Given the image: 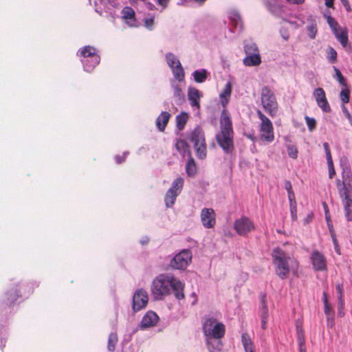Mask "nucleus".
<instances>
[{
    "label": "nucleus",
    "instance_id": "obj_56",
    "mask_svg": "<svg viewBox=\"0 0 352 352\" xmlns=\"http://www.w3.org/2000/svg\"><path fill=\"white\" fill-rule=\"evenodd\" d=\"M168 1L169 0H157V3L163 8H166L167 6Z\"/></svg>",
    "mask_w": 352,
    "mask_h": 352
},
{
    "label": "nucleus",
    "instance_id": "obj_46",
    "mask_svg": "<svg viewBox=\"0 0 352 352\" xmlns=\"http://www.w3.org/2000/svg\"><path fill=\"white\" fill-rule=\"evenodd\" d=\"M327 58L331 63H334L336 60L337 52L333 48L330 47L329 49Z\"/></svg>",
    "mask_w": 352,
    "mask_h": 352
},
{
    "label": "nucleus",
    "instance_id": "obj_29",
    "mask_svg": "<svg viewBox=\"0 0 352 352\" xmlns=\"http://www.w3.org/2000/svg\"><path fill=\"white\" fill-rule=\"evenodd\" d=\"M188 157L189 159L186 165V172L188 176H193L197 173V166L192 155Z\"/></svg>",
    "mask_w": 352,
    "mask_h": 352
},
{
    "label": "nucleus",
    "instance_id": "obj_18",
    "mask_svg": "<svg viewBox=\"0 0 352 352\" xmlns=\"http://www.w3.org/2000/svg\"><path fill=\"white\" fill-rule=\"evenodd\" d=\"M208 350L210 352H221L223 349L222 338H204Z\"/></svg>",
    "mask_w": 352,
    "mask_h": 352
},
{
    "label": "nucleus",
    "instance_id": "obj_33",
    "mask_svg": "<svg viewBox=\"0 0 352 352\" xmlns=\"http://www.w3.org/2000/svg\"><path fill=\"white\" fill-rule=\"evenodd\" d=\"M166 60L170 68H173L177 65H182L179 59L172 53H167L166 54Z\"/></svg>",
    "mask_w": 352,
    "mask_h": 352
},
{
    "label": "nucleus",
    "instance_id": "obj_2",
    "mask_svg": "<svg viewBox=\"0 0 352 352\" xmlns=\"http://www.w3.org/2000/svg\"><path fill=\"white\" fill-rule=\"evenodd\" d=\"M216 140L219 146L227 154L234 150V131L232 122L228 112L223 109L220 116V131L216 134Z\"/></svg>",
    "mask_w": 352,
    "mask_h": 352
},
{
    "label": "nucleus",
    "instance_id": "obj_15",
    "mask_svg": "<svg viewBox=\"0 0 352 352\" xmlns=\"http://www.w3.org/2000/svg\"><path fill=\"white\" fill-rule=\"evenodd\" d=\"M311 260L314 269L316 271L327 270V261L324 255L320 252L315 250L312 252Z\"/></svg>",
    "mask_w": 352,
    "mask_h": 352
},
{
    "label": "nucleus",
    "instance_id": "obj_5",
    "mask_svg": "<svg viewBox=\"0 0 352 352\" xmlns=\"http://www.w3.org/2000/svg\"><path fill=\"white\" fill-rule=\"evenodd\" d=\"M190 140L193 143L196 155L199 159L204 160L207 155V146L203 130L195 128L191 133Z\"/></svg>",
    "mask_w": 352,
    "mask_h": 352
},
{
    "label": "nucleus",
    "instance_id": "obj_7",
    "mask_svg": "<svg viewBox=\"0 0 352 352\" xmlns=\"http://www.w3.org/2000/svg\"><path fill=\"white\" fill-rule=\"evenodd\" d=\"M261 104L265 111L274 117L278 110V103L274 93L267 87L261 91Z\"/></svg>",
    "mask_w": 352,
    "mask_h": 352
},
{
    "label": "nucleus",
    "instance_id": "obj_34",
    "mask_svg": "<svg viewBox=\"0 0 352 352\" xmlns=\"http://www.w3.org/2000/svg\"><path fill=\"white\" fill-rule=\"evenodd\" d=\"M118 336L115 333H111L109 336L108 339V350L110 351H113L115 350L116 345L118 342Z\"/></svg>",
    "mask_w": 352,
    "mask_h": 352
},
{
    "label": "nucleus",
    "instance_id": "obj_54",
    "mask_svg": "<svg viewBox=\"0 0 352 352\" xmlns=\"http://www.w3.org/2000/svg\"><path fill=\"white\" fill-rule=\"evenodd\" d=\"M285 188L288 192L292 191V185L289 181H285Z\"/></svg>",
    "mask_w": 352,
    "mask_h": 352
},
{
    "label": "nucleus",
    "instance_id": "obj_37",
    "mask_svg": "<svg viewBox=\"0 0 352 352\" xmlns=\"http://www.w3.org/2000/svg\"><path fill=\"white\" fill-rule=\"evenodd\" d=\"M342 204L346 219L348 221H352V203H344Z\"/></svg>",
    "mask_w": 352,
    "mask_h": 352
},
{
    "label": "nucleus",
    "instance_id": "obj_17",
    "mask_svg": "<svg viewBox=\"0 0 352 352\" xmlns=\"http://www.w3.org/2000/svg\"><path fill=\"white\" fill-rule=\"evenodd\" d=\"M317 104L324 112H329L331 107L327 102L325 93L322 88H317L314 91Z\"/></svg>",
    "mask_w": 352,
    "mask_h": 352
},
{
    "label": "nucleus",
    "instance_id": "obj_23",
    "mask_svg": "<svg viewBox=\"0 0 352 352\" xmlns=\"http://www.w3.org/2000/svg\"><path fill=\"white\" fill-rule=\"evenodd\" d=\"M232 92V85L230 82H228L224 87L223 90L219 94L220 102L223 107H226L229 101Z\"/></svg>",
    "mask_w": 352,
    "mask_h": 352
},
{
    "label": "nucleus",
    "instance_id": "obj_19",
    "mask_svg": "<svg viewBox=\"0 0 352 352\" xmlns=\"http://www.w3.org/2000/svg\"><path fill=\"white\" fill-rule=\"evenodd\" d=\"M200 92L195 87H189L188 89V98L190 101V105L192 107H195L197 109L200 108L199 100H200Z\"/></svg>",
    "mask_w": 352,
    "mask_h": 352
},
{
    "label": "nucleus",
    "instance_id": "obj_9",
    "mask_svg": "<svg viewBox=\"0 0 352 352\" xmlns=\"http://www.w3.org/2000/svg\"><path fill=\"white\" fill-rule=\"evenodd\" d=\"M256 113L261 120L259 126L261 139L267 142H273L274 140V134L272 122L260 110H258Z\"/></svg>",
    "mask_w": 352,
    "mask_h": 352
},
{
    "label": "nucleus",
    "instance_id": "obj_59",
    "mask_svg": "<svg viewBox=\"0 0 352 352\" xmlns=\"http://www.w3.org/2000/svg\"><path fill=\"white\" fill-rule=\"evenodd\" d=\"M288 2L294 4H302L305 2V0H287Z\"/></svg>",
    "mask_w": 352,
    "mask_h": 352
},
{
    "label": "nucleus",
    "instance_id": "obj_14",
    "mask_svg": "<svg viewBox=\"0 0 352 352\" xmlns=\"http://www.w3.org/2000/svg\"><path fill=\"white\" fill-rule=\"evenodd\" d=\"M202 226L206 228H212L216 224V214L212 208H204L200 213Z\"/></svg>",
    "mask_w": 352,
    "mask_h": 352
},
{
    "label": "nucleus",
    "instance_id": "obj_49",
    "mask_svg": "<svg viewBox=\"0 0 352 352\" xmlns=\"http://www.w3.org/2000/svg\"><path fill=\"white\" fill-rule=\"evenodd\" d=\"M344 301H342V303L338 302V315L340 317H343L344 316Z\"/></svg>",
    "mask_w": 352,
    "mask_h": 352
},
{
    "label": "nucleus",
    "instance_id": "obj_32",
    "mask_svg": "<svg viewBox=\"0 0 352 352\" xmlns=\"http://www.w3.org/2000/svg\"><path fill=\"white\" fill-rule=\"evenodd\" d=\"M244 50L246 54H259L256 45L251 41L245 43Z\"/></svg>",
    "mask_w": 352,
    "mask_h": 352
},
{
    "label": "nucleus",
    "instance_id": "obj_3",
    "mask_svg": "<svg viewBox=\"0 0 352 352\" xmlns=\"http://www.w3.org/2000/svg\"><path fill=\"white\" fill-rule=\"evenodd\" d=\"M276 274L281 279L288 277L290 271L295 273L298 263L279 248H274L272 254Z\"/></svg>",
    "mask_w": 352,
    "mask_h": 352
},
{
    "label": "nucleus",
    "instance_id": "obj_40",
    "mask_svg": "<svg viewBox=\"0 0 352 352\" xmlns=\"http://www.w3.org/2000/svg\"><path fill=\"white\" fill-rule=\"evenodd\" d=\"M307 31H308V35L310 38L314 39L315 38L318 30L316 23L314 22H312L309 25L307 26Z\"/></svg>",
    "mask_w": 352,
    "mask_h": 352
},
{
    "label": "nucleus",
    "instance_id": "obj_26",
    "mask_svg": "<svg viewBox=\"0 0 352 352\" xmlns=\"http://www.w3.org/2000/svg\"><path fill=\"white\" fill-rule=\"evenodd\" d=\"M333 34L338 41L341 43L343 47H345L348 43L347 32L344 30H337L333 32Z\"/></svg>",
    "mask_w": 352,
    "mask_h": 352
},
{
    "label": "nucleus",
    "instance_id": "obj_12",
    "mask_svg": "<svg viewBox=\"0 0 352 352\" xmlns=\"http://www.w3.org/2000/svg\"><path fill=\"white\" fill-rule=\"evenodd\" d=\"M233 228L240 236H245L249 232L255 230L254 223L247 217L243 216L234 222Z\"/></svg>",
    "mask_w": 352,
    "mask_h": 352
},
{
    "label": "nucleus",
    "instance_id": "obj_55",
    "mask_svg": "<svg viewBox=\"0 0 352 352\" xmlns=\"http://www.w3.org/2000/svg\"><path fill=\"white\" fill-rule=\"evenodd\" d=\"M126 154H127L126 153H124V156H123V157H121V156H120V155H117V156L116 157V162H117L118 164H120V163H122V162H124V160H125V157H126Z\"/></svg>",
    "mask_w": 352,
    "mask_h": 352
},
{
    "label": "nucleus",
    "instance_id": "obj_6",
    "mask_svg": "<svg viewBox=\"0 0 352 352\" xmlns=\"http://www.w3.org/2000/svg\"><path fill=\"white\" fill-rule=\"evenodd\" d=\"M342 187L339 188L340 196L342 198V204L352 203V177L351 170L348 167L343 168Z\"/></svg>",
    "mask_w": 352,
    "mask_h": 352
},
{
    "label": "nucleus",
    "instance_id": "obj_47",
    "mask_svg": "<svg viewBox=\"0 0 352 352\" xmlns=\"http://www.w3.org/2000/svg\"><path fill=\"white\" fill-rule=\"evenodd\" d=\"M145 27L151 30L154 25V17L146 18L144 20Z\"/></svg>",
    "mask_w": 352,
    "mask_h": 352
},
{
    "label": "nucleus",
    "instance_id": "obj_42",
    "mask_svg": "<svg viewBox=\"0 0 352 352\" xmlns=\"http://www.w3.org/2000/svg\"><path fill=\"white\" fill-rule=\"evenodd\" d=\"M336 290L338 296V301L341 304L342 301H344V289L342 284L337 283Z\"/></svg>",
    "mask_w": 352,
    "mask_h": 352
},
{
    "label": "nucleus",
    "instance_id": "obj_52",
    "mask_svg": "<svg viewBox=\"0 0 352 352\" xmlns=\"http://www.w3.org/2000/svg\"><path fill=\"white\" fill-rule=\"evenodd\" d=\"M328 168H329V176L330 178H332L336 175V171L333 167V164H328Z\"/></svg>",
    "mask_w": 352,
    "mask_h": 352
},
{
    "label": "nucleus",
    "instance_id": "obj_28",
    "mask_svg": "<svg viewBox=\"0 0 352 352\" xmlns=\"http://www.w3.org/2000/svg\"><path fill=\"white\" fill-rule=\"evenodd\" d=\"M171 87L173 89V95L174 97L175 98L176 101L178 103L182 102L184 100V96L182 93V89L175 82H173L171 83Z\"/></svg>",
    "mask_w": 352,
    "mask_h": 352
},
{
    "label": "nucleus",
    "instance_id": "obj_58",
    "mask_svg": "<svg viewBox=\"0 0 352 352\" xmlns=\"http://www.w3.org/2000/svg\"><path fill=\"white\" fill-rule=\"evenodd\" d=\"M296 333H297V335L303 334L302 328L300 324H296Z\"/></svg>",
    "mask_w": 352,
    "mask_h": 352
},
{
    "label": "nucleus",
    "instance_id": "obj_25",
    "mask_svg": "<svg viewBox=\"0 0 352 352\" xmlns=\"http://www.w3.org/2000/svg\"><path fill=\"white\" fill-rule=\"evenodd\" d=\"M243 61L246 66H257L261 64V60L259 54H246Z\"/></svg>",
    "mask_w": 352,
    "mask_h": 352
},
{
    "label": "nucleus",
    "instance_id": "obj_31",
    "mask_svg": "<svg viewBox=\"0 0 352 352\" xmlns=\"http://www.w3.org/2000/svg\"><path fill=\"white\" fill-rule=\"evenodd\" d=\"M173 74L175 79L179 81H182L184 78V71L182 65H175L173 68H171Z\"/></svg>",
    "mask_w": 352,
    "mask_h": 352
},
{
    "label": "nucleus",
    "instance_id": "obj_16",
    "mask_svg": "<svg viewBox=\"0 0 352 352\" xmlns=\"http://www.w3.org/2000/svg\"><path fill=\"white\" fill-rule=\"evenodd\" d=\"M158 321V316L155 312L150 311L146 312L143 316L139 327L141 329L144 330L147 328L155 326Z\"/></svg>",
    "mask_w": 352,
    "mask_h": 352
},
{
    "label": "nucleus",
    "instance_id": "obj_27",
    "mask_svg": "<svg viewBox=\"0 0 352 352\" xmlns=\"http://www.w3.org/2000/svg\"><path fill=\"white\" fill-rule=\"evenodd\" d=\"M188 119V113L182 112L176 116V126L178 130L182 131Z\"/></svg>",
    "mask_w": 352,
    "mask_h": 352
},
{
    "label": "nucleus",
    "instance_id": "obj_35",
    "mask_svg": "<svg viewBox=\"0 0 352 352\" xmlns=\"http://www.w3.org/2000/svg\"><path fill=\"white\" fill-rule=\"evenodd\" d=\"M230 19L235 23L236 27L239 26L240 29L242 28V21L239 12L236 10L230 12Z\"/></svg>",
    "mask_w": 352,
    "mask_h": 352
},
{
    "label": "nucleus",
    "instance_id": "obj_21",
    "mask_svg": "<svg viewBox=\"0 0 352 352\" xmlns=\"http://www.w3.org/2000/svg\"><path fill=\"white\" fill-rule=\"evenodd\" d=\"M265 294L262 296V306L261 308V328L265 329L267 328V324L268 322L269 313L265 302Z\"/></svg>",
    "mask_w": 352,
    "mask_h": 352
},
{
    "label": "nucleus",
    "instance_id": "obj_48",
    "mask_svg": "<svg viewBox=\"0 0 352 352\" xmlns=\"http://www.w3.org/2000/svg\"><path fill=\"white\" fill-rule=\"evenodd\" d=\"M331 236L332 238V241H333V245H334V248H335L336 252L338 254H340V247H339V245H338V240L336 239V234H333V236Z\"/></svg>",
    "mask_w": 352,
    "mask_h": 352
},
{
    "label": "nucleus",
    "instance_id": "obj_30",
    "mask_svg": "<svg viewBox=\"0 0 352 352\" xmlns=\"http://www.w3.org/2000/svg\"><path fill=\"white\" fill-rule=\"evenodd\" d=\"M192 76L195 82L201 83L207 78V71L205 69L195 70L192 73Z\"/></svg>",
    "mask_w": 352,
    "mask_h": 352
},
{
    "label": "nucleus",
    "instance_id": "obj_64",
    "mask_svg": "<svg viewBox=\"0 0 352 352\" xmlns=\"http://www.w3.org/2000/svg\"><path fill=\"white\" fill-rule=\"evenodd\" d=\"M312 217H313V215H312V214H309V215L307 217V218H305V219H304V223H305V224H306V223H309L310 222V221L311 220Z\"/></svg>",
    "mask_w": 352,
    "mask_h": 352
},
{
    "label": "nucleus",
    "instance_id": "obj_38",
    "mask_svg": "<svg viewBox=\"0 0 352 352\" xmlns=\"http://www.w3.org/2000/svg\"><path fill=\"white\" fill-rule=\"evenodd\" d=\"M324 311L328 321L333 320L334 311L329 303L324 304Z\"/></svg>",
    "mask_w": 352,
    "mask_h": 352
},
{
    "label": "nucleus",
    "instance_id": "obj_63",
    "mask_svg": "<svg viewBox=\"0 0 352 352\" xmlns=\"http://www.w3.org/2000/svg\"><path fill=\"white\" fill-rule=\"evenodd\" d=\"M322 296H323V303L324 304L329 303L327 292H324Z\"/></svg>",
    "mask_w": 352,
    "mask_h": 352
},
{
    "label": "nucleus",
    "instance_id": "obj_51",
    "mask_svg": "<svg viewBox=\"0 0 352 352\" xmlns=\"http://www.w3.org/2000/svg\"><path fill=\"white\" fill-rule=\"evenodd\" d=\"M280 33L283 38L285 41L288 40L289 38V34L287 30L285 28H282L280 30Z\"/></svg>",
    "mask_w": 352,
    "mask_h": 352
},
{
    "label": "nucleus",
    "instance_id": "obj_22",
    "mask_svg": "<svg viewBox=\"0 0 352 352\" xmlns=\"http://www.w3.org/2000/svg\"><path fill=\"white\" fill-rule=\"evenodd\" d=\"M175 146L183 157H185L186 155L190 157L191 153L190 151L189 146L185 140H177L175 143Z\"/></svg>",
    "mask_w": 352,
    "mask_h": 352
},
{
    "label": "nucleus",
    "instance_id": "obj_8",
    "mask_svg": "<svg viewBox=\"0 0 352 352\" xmlns=\"http://www.w3.org/2000/svg\"><path fill=\"white\" fill-rule=\"evenodd\" d=\"M80 54L84 58L82 60L84 69L88 72H91L100 63V56L96 54V49L91 46H85L80 50Z\"/></svg>",
    "mask_w": 352,
    "mask_h": 352
},
{
    "label": "nucleus",
    "instance_id": "obj_4",
    "mask_svg": "<svg viewBox=\"0 0 352 352\" xmlns=\"http://www.w3.org/2000/svg\"><path fill=\"white\" fill-rule=\"evenodd\" d=\"M204 338H223L226 334L225 324L213 316H206L202 322Z\"/></svg>",
    "mask_w": 352,
    "mask_h": 352
},
{
    "label": "nucleus",
    "instance_id": "obj_53",
    "mask_svg": "<svg viewBox=\"0 0 352 352\" xmlns=\"http://www.w3.org/2000/svg\"><path fill=\"white\" fill-rule=\"evenodd\" d=\"M298 346H302L305 344L304 334L297 335Z\"/></svg>",
    "mask_w": 352,
    "mask_h": 352
},
{
    "label": "nucleus",
    "instance_id": "obj_43",
    "mask_svg": "<svg viewBox=\"0 0 352 352\" xmlns=\"http://www.w3.org/2000/svg\"><path fill=\"white\" fill-rule=\"evenodd\" d=\"M327 21L333 32L339 29L338 22L331 16H327Z\"/></svg>",
    "mask_w": 352,
    "mask_h": 352
},
{
    "label": "nucleus",
    "instance_id": "obj_11",
    "mask_svg": "<svg viewBox=\"0 0 352 352\" xmlns=\"http://www.w3.org/2000/svg\"><path fill=\"white\" fill-rule=\"evenodd\" d=\"M192 260V253L184 250L177 254L170 261V266L175 270H185Z\"/></svg>",
    "mask_w": 352,
    "mask_h": 352
},
{
    "label": "nucleus",
    "instance_id": "obj_61",
    "mask_svg": "<svg viewBox=\"0 0 352 352\" xmlns=\"http://www.w3.org/2000/svg\"><path fill=\"white\" fill-rule=\"evenodd\" d=\"M334 0H325V6L328 8H333Z\"/></svg>",
    "mask_w": 352,
    "mask_h": 352
},
{
    "label": "nucleus",
    "instance_id": "obj_45",
    "mask_svg": "<svg viewBox=\"0 0 352 352\" xmlns=\"http://www.w3.org/2000/svg\"><path fill=\"white\" fill-rule=\"evenodd\" d=\"M305 120H306V123L308 126L309 131H313L315 129L316 125V122L315 119L312 118H309L308 116H306Z\"/></svg>",
    "mask_w": 352,
    "mask_h": 352
},
{
    "label": "nucleus",
    "instance_id": "obj_13",
    "mask_svg": "<svg viewBox=\"0 0 352 352\" xmlns=\"http://www.w3.org/2000/svg\"><path fill=\"white\" fill-rule=\"evenodd\" d=\"M148 300L146 291L143 289H138L133 297V309L138 311L146 307Z\"/></svg>",
    "mask_w": 352,
    "mask_h": 352
},
{
    "label": "nucleus",
    "instance_id": "obj_20",
    "mask_svg": "<svg viewBox=\"0 0 352 352\" xmlns=\"http://www.w3.org/2000/svg\"><path fill=\"white\" fill-rule=\"evenodd\" d=\"M170 118V114L167 111H162L156 119V126L158 130L163 132Z\"/></svg>",
    "mask_w": 352,
    "mask_h": 352
},
{
    "label": "nucleus",
    "instance_id": "obj_24",
    "mask_svg": "<svg viewBox=\"0 0 352 352\" xmlns=\"http://www.w3.org/2000/svg\"><path fill=\"white\" fill-rule=\"evenodd\" d=\"M241 342L245 352H256L253 342L247 333L242 334Z\"/></svg>",
    "mask_w": 352,
    "mask_h": 352
},
{
    "label": "nucleus",
    "instance_id": "obj_41",
    "mask_svg": "<svg viewBox=\"0 0 352 352\" xmlns=\"http://www.w3.org/2000/svg\"><path fill=\"white\" fill-rule=\"evenodd\" d=\"M333 68H334V71L336 73L334 78L339 82V83L342 86L346 87V80H345L344 76H342L341 72L340 71V69H338L336 67H334Z\"/></svg>",
    "mask_w": 352,
    "mask_h": 352
},
{
    "label": "nucleus",
    "instance_id": "obj_62",
    "mask_svg": "<svg viewBox=\"0 0 352 352\" xmlns=\"http://www.w3.org/2000/svg\"><path fill=\"white\" fill-rule=\"evenodd\" d=\"M327 225H328V228H329L331 236H333V234H336L332 223H328Z\"/></svg>",
    "mask_w": 352,
    "mask_h": 352
},
{
    "label": "nucleus",
    "instance_id": "obj_36",
    "mask_svg": "<svg viewBox=\"0 0 352 352\" xmlns=\"http://www.w3.org/2000/svg\"><path fill=\"white\" fill-rule=\"evenodd\" d=\"M122 18L135 22V12L130 7H125L122 12Z\"/></svg>",
    "mask_w": 352,
    "mask_h": 352
},
{
    "label": "nucleus",
    "instance_id": "obj_50",
    "mask_svg": "<svg viewBox=\"0 0 352 352\" xmlns=\"http://www.w3.org/2000/svg\"><path fill=\"white\" fill-rule=\"evenodd\" d=\"M290 212H291V217L292 221H296L298 216H297V207H290Z\"/></svg>",
    "mask_w": 352,
    "mask_h": 352
},
{
    "label": "nucleus",
    "instance_id": "obj_60",
    "mask_svg": "<svg viewBox=\"0 0 352 352\" xmlns=\"http://www.w3.org/2000/svg\"><path fill=\"white\" fill-rule=\"evenodd\" d=\"M287 194H288V199H289V201H292V200L296 199L295 195H294V192L293 190L290 191V192H288Z\"/></svg>",
    "mask_w": 352,
    "mask_h": 352
},
{
    "label": "nucleus",
    "instance_id": "obj_39",
    "mask_svg": "<svg viewBox=\"0 0 352 352\" xmlns=\"http://www.w3.org/2000/svg\"><path fill=\"white\" fill-rule=\"evenodd\" d=\"M287 151L288 155L292 159L298 157V149L296 146L292 144L287 145Z\"/></svg>",
    "mask_w": 352,
    "mask_h": 352
},
{
    "label": "nucleus",
    "instance_id": "obj_44",
    "mask_svg": "<svg viewBox=\"0 0 352 352\" xmlns=\"http://www.w3.org/2000/svg\"><path fill=\"white\" fill-rule=\"evenodd\" d=\"M349 91L346 89H342L340 93V100L343 103H348L349 102Z\"/></svg>",
    "mask_w": 352,
    "mask_h": 352
},
{
    "label": "nucleus",
    "instance_id": "obj_10",
    "mask_svg": "<svg viewBox=\"0 0 352 352\" xmlns=\"http://www.w3.org/2000/svg\"><path fill=\"white\" fill-rule=\"evenodd\" d=\"M184 186V179L177 177L175 179L171 187L168 190L164 197V201L167 208H171L176 200L177 197L180 194Z\"/></svg>",
    "mask_w": 352,
    "mask_h": 352
},
{
    "label": "nucleus",
    "instance_id": "obj_1",
    "mask_svg": "<svg viewBox=\"0 0 352 352\" xmlns=\"http://www.w3.org/2000/svg\"><path fill=\"white\" fill-rule=\"evenodd\" d=\"M184 284L171 274H162L156 276L152 281L151 292L155 300H161L165 296L175 292L177 299L184 298L183 292Z\"/></svg>",
    "mask_w": 352,
    "mask_h": 352
},
{
    "label": "nucleus",
    "instance_id": "obj_57",
    "mask_svg": "<svg viewBox=\"0 0 352 352\" xmlns=\"http://www.w3.org/2000/svg\"><path fill=\"white\" fill-rule=\"evenodd\" d=\"M326 156H327V164H332L333 161H332V158H331V151H327V152L326 153Z\"/></svg>",
    "mask_w": 352,
    "mask_h": 352
}]
</instances>
